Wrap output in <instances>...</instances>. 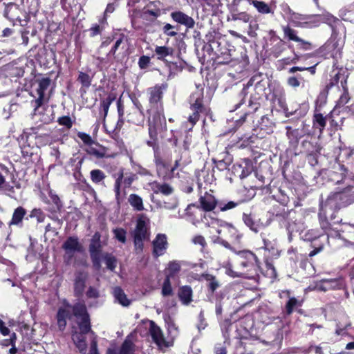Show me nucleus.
Returning a JSON list of instances; mask_svg holds the SVG:
<instances>
[{"instance_id":"f257e3e1","label":"nucleus","mask_w":354,"mask_h":354,"mask_svg":"<svg viewBox=\"0 0 354 354\" xmlns=\"http://www.w3.org/2000/svg\"><path fill=\"white\" fill-rule=\"evenodd\" d=\"M71 312H73V315L77 318V322L80 330V333L75 332L73 334V341L79 351L82 354H86L87 344L84 335L90 331L91 325L85 305L78 303L73 306L66 304L60 308L57 315L58 326L61 330L65 328L66 319H71L72 316Z\"/></svg>"},{"instance_id":"f03ea898","label":"nucleus","mask_w":354,"mask_h":354,"mask_svg":"<svg viewBox=\"0 0 354 354\" xmlns=\"http://www.w3.org/2000/svg\"><path fill=\"white\" fill-rule=\"evenodd\" d=\"M322 207L319 213L322 229L327 236L328 244L330 242L339 246L354 248V224L350 223H336L324 214Z\"/></svg>"},{"instance_id":"7ed1b4c3","label":"nucleus","mask_w":354,"mask_h":354,"mask_svg":"<svg viewBox=\"0 0 354 354\" xmlns=\"http://www.w3.org/2000/svg\"><path fill=\"white\" fill-rule=\"evenodd\" d=\"M148 93L149 95V101L151 105V108L149 110L150 114L149 131V133L152 135L153 132L165 124V119L162 115V106L160 102L162 96V86L156 85L149 88Z\"/></svg>"},{"instance_id":"20e7f679","label":"nucleus","mask_w":354,"mask_h":354,"mask_svg":"<svg viewBox=\"0 0 354 354\" xmlns=\"http://www.w3.org/2000/svg\"><path fill=\"white\" fill-rule=\"evenodd\" d=\"M202 221L212 230H215L218 234H222L226 238H230L235 242H239L241 235L236 229L230 223L212 216L209 214H205Z\"/></svg>"},{"instance_id":"39448f33","label":"nucleus","mask_w":354,"mask_h":354,"mask_svg":"<svg viewBox=\"0 0 354 354\" xmlns=\"http://www.w3.org/2000/svg\"><path fill=\"white\" fill-rule=\"evenodd\" d=\"M239 257L241 267L245 270V278L252 279L259 271V261L257 256L249 250L234 251Z\"/></svg>"},{"instance_id":"423d86ee","label":"nucleus","mask_w":354,"mask_h":354,"mask_svg":"<svg viewBox=\"0 0 354 354\" xmlns=\"http://www.w3.org/2000/svg\"><path fill=\"white\" fill-rule=\"evenodd\" d=\"M149 218L142 214L137 219L136 228L133 231V241L136 252L143 250V242L149 239Z\"/></svg>"},{"instance_id":"0eeeda50","label":"nucleus","mask_w":354,"mask_h":354,"mask_svg":"<svg viewBox=\"0 0 354 354\" xmlns=\"http://www.w3.org/2000/svg\"><path fill=\"white\" fill-rule=\"evenodd\" d=\"M203 92L201 90H198L194 93L189 100L190 108L193 111L192 115L189 117V122L192 125H194L199 119V113H207L208 110L206 109L202 103L203 101Z\"/></svg>"},{"instance_id":"6e6552de","label":"nucleus","mask_w":354,"mask_h":354,"mask_svg":"<svg viewBox=\"0 0 354 354\" xmlns=\"http://www.w3.org/2000/svg\"><path fill=\"white\" fill-rule=\"evenodd\" d=\"M342 44L337 39V35L333 31L330 38L322 47L321 52L326 57L337 59L341 56Z\"/></svg>"},{"instance_id":"1a4fd4ad","label":"nucleus","mask_w":354,"mask_h":354,"mask_svg":"<svg viewBox=\"0 0 354 354\" xmlns=\"http://www.w3.org/2000/svg\"><path fill=\"white\" fill-rule=\"evenodd\" d=\"M344 286V281L342 278L323 279L310 284L306 290L326 292L330 290L341 289Z\"/></svg>"},{"instance_id":"9d476101","label":"nucleus","mask_w":354,"mask_h":354,"mask_svg":"<svg viewBox=\"0 0 354 354\" xmlns=\"http://www.w3.org/2000/svg\"><path fill=\"white\" fill-rule=\"evenodd\" d=\"M148 325L149 334L156 344L161 348L169 347L170 344L166 341L160 328L153 321H149Z\"/></svg>"},{"instance_id":"9b49d317","label":"nucleus","mask_w":354,"mask_h":354,"mask_svg":"<svg viewBox=\"0 0 354 354\" xmlns=\"http://www.w3.org/2000/svg\"><path fill=\"white\" fill-rule=\"evenodd\" d=\"M286 7L290 15L289 19L293 24H295V26L301 28H313L316 26V25H313V18L312 17L313 16H304L292 12L288 6H286Z\"/></svg>"},{"instance_id":"f8f14e48","label":"nucleus","mask_w":354,"mask_h":354,"mask_svg":"<svg viewBox=\"0 0 354 354\" xmlns=\"http://www.w3.org/2000/svg\"><path fill=\"white\" fill-rule=\"evenodd\" d=\"M153 256L156 258L163 255L167 249V237L165 234H158L152 242Z\"/></svg>"},{"instance_id":"ddd939ff","label":"nucleus","mask_w":354,"mask_h":354,"mask_svg":"<svg viewBox=\"0 0 354 354\" xmlns=\"http://www.w3.org/2000/svg\"><path fill=\"white\" fill-rule=\"evenodd\" d=\"M347 198L348 194L345 191L335 192L328 197L325 206L330 209H339L345 205Z\"/></svg>"},{"instance_id":"4468645a","label":"nucleus","mask_w":354,"mask_h":354,"mask_svg":"<svg viewBox=\"0 0 354 354\" xmlns=\"http://www.w3.org/2000/svg\"><path fill=\"white\" fill-rule=\"evenodd\" d=\"M50 84V80L48 77L42 78L38 81V88H37L38 97L34 101L36 113H40L41 109H44L41 104L44 101V93L49 87Z\"/></svg>"},{"instance_id":"2eb2a0df","label":"nucleus","mask_w":354,"mask_h":354,"mask_svg":"<svg viewBox=\"0 0 354 354\" xmlns=\"http://www.w3.org/2000/svg\"><path fill=\"white\" fill-rule=\"evenodd\" d=\"M136 176L132 174H130L124 178L123 170L121 169L119 171V173L117 174V178L114 185V190L117 198H118L120 193L121 185H124V187H129L131 186Z\"/></svg>"},{"instance_id":"dca6fc26","label":"nucleus","mask_w":354,"mask_h":354,"mask_svg":"<svg viewBox=\"0 0 354 354\" xmlns=\"http://www.w3.org/2000/svg\"><path fill=\"white\" fill-rule=\"evenodd\" d=\"M155 163L156 166L157 173L159 177L164 179L170 178L172 176V173L174 167H171L167 162L163 161L160 157H155Z\"/></svg>"},{"instance_id":"f3484780","label":"nucleus","mask_w":354,"mask_h":354,"mask_svg":"<svg viewBox=\"0 0 354 354\" xmlns=\"http://www.w3.org/2000/svg\"><path fill=\"white\" fill-rule=\"evenodd\" d=\"M312 18H313V25H316L317 26L321 21L324 22L332 28L333 32H335V26L336 24L340 23L337 18L329 12H324L320 15H314Z\"/></svg>"},{"instance_id":"a211bd4d","label":"nucleus","mask_w":354,"mask_h":354,"mask_svg":"<svg viewBox=\"0 0 354 354\" xmlns=\"http://www.w3.org/2000/svg\"><path fill=\"white\" fill-rule=\"evenodd\" d=\"M171 17L176 22L185 26L188 28H192L195 22L193 18L180 11L173 12Z\"/></svg>"},{"instance_id":"6ab92c4d","label":"nucleus","mask_w":354,"mask_h":354,"mask_svg":"<svg viewBox=\"0 0 354 354\" xmlns=\"http://www.w3.org/2000/svg\"><path fill=\"white\" fill-rule=\"evenodd\" d=\"M62 248L70 255L73 254L76 252H80L82 249L78 239L73 236L68 238L64 243Z\"/></svg>"},{"instance_id":"aec40b11","label":"nucleus","mask_w":354,"mask_h":354,"mask_svg":"<svg viewBox=\"0 0 354 354\" xmlns=\"http://www.w3.org/2000/svg\"><path fill=\"white\" fill-rule=\"evenodd\" d=\"M35 106V104L34 105ZM44 109H41V112L36 113L35 109H34L33 117L35 120H38L43 123H49L53 120V111L48 106L44 105V102L41 104Z\"/></svg>"},{"instance_id":"412c9836","label":"nucleus","mask_w":354,"mask_h":354,"mask_svg":"<svg viewBox=\"0 0 354 354\" xmlns=\"http://www.w3.org/2000/svg\"><path fill=\"white\" fill-rule=\"evenodd\" d=\"M199 202L201 208L206 212L213 210L216 205V201L214 196L208 193H205L203 196H201Z\"/></svg>"},{"instance_id":"4be33fe9","label":"nucleus","mask_w":354,"mask_h":354,"mask_svg":"<svg viewBox=\"0 0 354 354\" xmlns=\"http://www.w3.org/2000/svg\"><path fill=\"white\" fill-rule=\"evenodd\" d=\"M86 151L88 154L92 155L97 158L110 157V156L107 154L106 149L95 142L88 147H86Z\"/></svg>"},{"instance_id":"5701e85b","label":"nucleus","mask_w":354,"mask_h":354,"mask_svg":"<svg viewBox=\"0 0 354 354\" xmlns=\"http://www.w3.org/2000/svg\"><path fill=\"white\" fill-rule=\"evenodd\" d=\"M100 245L97 242L93 241L89 246V252L92 259L93 266L96 269H100Z\"/></svg>"},{"instance_id":"b1692460","label":"nucleus","mask_w":354,"mask_h":354,"mask_svg":"<svg viewBox=\"0 0 354 354\" xmlns=\"http://www.w3.org/2000/svg\"><path fill=\"white\" fill-rule=\"evenodd\" d=\"M243 221L244 223L255 233H257L261 229L266 226V225L260 222V220H255L250 214L245 213L243 214Z\"/></svg>"},{"instance_id":"393cba45","label":"nucleus","mask_w":354,"mask_h":354,"mask_svg":"<svg viewBox=\"0 0 354 354\" xmlns=\"http://www.w3.org/2000/svg\"><path fill=\"white\" fill-rule=\"evenodd\" d=\"M88 278V274L84 272H78L75 279V293L77 295H82L84 291L85 283Z\"/></svg>"},{"instance_id":"a878e982","label":"nucleus","mask_w":354,"mask_h":354,"mask_svg":"<svg viewBox=\"0 0 354 354\" xmlns=\"http://www.w3.org/2000/svg\"><path fill=\"white\" fill-rule=\"evenodd\" d=\"M150 189L154 194H162L168 196L172 194L173 188L167 183H159L156 181L149 183Z\"/></svg>"},{"instance_id":"bb28decb","label":"nucleus","mask_w":354,"mask_h":354,"mask_svg":"<svg viewBox=\"0 0 354 354\" xmlns=\"http://www.w3.org/2000/svg\"><path fill=\"white\" fill-rule=\"evenodd\" d=\"M115 301L123 306H128L131 304V301L127 298L123 290L120 287H115L112 291Z\"/></svg>"},{"instance_id":"cd10ccee","label":"nucleus","mask_w":354,"mask_h":354,"mask_svg":"<svg viewBox=\"0 0 354 354\" xmlns=\"http://www.w3.org/2000/svg\"><path fill=\"white\" fill-rule=\"evenodd\" d=\"M178 297L184 305H188L192 301V290L189 286H184L179 288Z\"/></svg>"},{"instance_id":"c85d7f7f","label":"nucleus","mask_w":354,"mask_h":354,"mask_svg":"<svg viewBox=\"0 0 354 354\" xmlns=\"http://www.w3.org/2000/svg\"><path fill=\"white\" fill-rule=\"evenodd\" d=\"M250 4L252 5L261 14H274V10L264 1L257 0H248Z\"/></svg>"},{"instance_id":"c756f323","label":"nucleus","mask_w":354,"mask_h":354,"mask_svg":"<svg viewBox=\"0 0 354 354\" xmlns=\"http://www.w3.org/2000/svg\"><path fill=\"white\" fill-rule=\"evenodd\" d=\"M123 41V37H120L119 39H118L109 52L108 56H113L114 58H116L120 55L122 54L125 50V44Z\"/></svg>"},{"instance_id":"7c9ffc66","label":"nucleus","mask_w":354,"mask_h":354,"mask_svg":"<svg viewBox=\"0 0 354 354\" xmlns=\"http://www.w3.org/2000/svg\"><path fill=\"white\" fill-rule=\"evenodd\" d=\"M181 268V263L178 261L169 262L166 269V278L171 279L177 274Z\"/></svg>"},{"instance_id":"2f4dec72","label":"nucleus","mask_w":354,"mask_h":354,"mask_svg":"<svg viewBox=\"0 0 354 354\" xmlns=\"http://www.w3.org/2000/svg\"><path fill=\"white\" fill-rule=\"evenodd\" d=\"M302 145L308 156H315L317 153H319L320 147L317 145V142L304 140Z\"/></svg>"},{"instance_id":"473e14b6","label":"nucleus","mask_w":354,"mask_h":354,"mask_svg":"<svg viewBox=\"0 0 354 354\" xmlns=\"http://www.w3.org/2000/svg\"><path fill=\"white\" fill-rule=\"evenodd\" d=\"M26 213V212L25 209H24L22 207H18L17 209H15L12 219L9 225H19L20 223H21Z\"/></svg>"},{"instance_id":"72a5a7b5","label":"nucleus","mask_w":354,"mask_h":354,"mask_svg":"<svg viewBox=\"0 0 354 354\" xmlns=\"http://www.w3.org/2000/svg\"><path fill=\"white\" fill-rule=\"evenodd\" d=\"M128 201L134 209L137 211H142L144 209L142 199L138 195L135 194H130Z\"/></svg>"},{"instance_id":"f704fd0d","label":"nucleus","mask_w":354,"mask_h":354,"mask_svg":"<svg viewBox=\"0 0 354 354\" xmlns=\"http://www.w3.org/2000/svg\"><path fill=\"white\" fill-rule=\"evenodd\" d=\"M301 238L306 241H313L315 240L317 238L320 237V234L316 230H302L299 232Z\"/></svg>"},{"instance_id":"c9c22d12","label":"nucleus","mask_w":354,"mask_h":354,"mask_svg":"<svg viewBox=\"0 0 354 354\" xmlns=\"http://www.w3.org/2000/svg\"><path fill=\"white\" fill-rule=\"evenodd\" d=\"M283 32L290 40H292L301 44H306V42L297 36L296 31L288 26H285L283 28Z\"/></svg>"},{"instance_id":"e433bc0d","label":"nucleus","mask_w":354,"mask_h":354,"mask_svg":"<svg viewBox=\"0 0 354 354\" xmlns=\"http://www.w3.org/2000/svg\"><path fill=\"white\" fill-rule=\"evenodd\" d=\"M172 49L166 46H156L155 48V53L158 59H162L167 56L172 54Z\"/></svg>"},{"instance_id":"4c0bfd02","label":"nucleus","mask_w":354,"mask_h":354,"mask_svg":"<svg viewBox=\"0 0 354 354\" xmlns=\"http://www.w3.org/2000/svg\"><path fill=\"white\" fill-rule=\"evenodd\" d=\"M202 277L209 282L208 287L209 288L214 292L216 290L219 286L218 282L216 281L214 276L209 274H203Z\"/></svg>"},{"instance_id":"58836bf2","label":"nucleus","mask_w":354,"mask_h":354,"mask_svg":"<svg viewBox=\"0 0 354 354\" xmlns=\"http://www.w3.org/2000/svg\"><path fill=\"white\" fill-rule=\"evenodd\" d=\"M287 137L291 142H298L299 139L301 137V133L298 129H292L290 127H287Z\"/></svg>"},{"instance_id":"ea45409f","label":"nucleus","mask_w":354,"mask_h":354,"mask_svg":"<svg viewBox=\"0 0 354 354\" xmlns=\"http://www.w3.org/2000/svg\"><path fill=\"white\" fill-rule=\"evenodd\" d=\"M299 306H301V304L297 299L295 297H290L286 305V313L288 315H290L293 312L294 309Z\"/></svg>"},{"instance_id":"a19ab883","label":"nucleus","mask_w":354,"mask_h":354,"mask_svg":"<svg viewBox=\"0 0 354 354\" xmlns=\"http://www.w3.org/2000/svg\"><path fill=\"white\" fill-rule=\"evenodd\" d=\"M91 178L93 182L98 183L104 179L105 175L100 169H94L91 171Z\"/></svg>"},{"instance_id":"79ce46f5","label":"nucleus","mask_w":354,"mask_h":354,"mask_svg":"<svg viewBox=\"0 0 354 354\" xmlns=\"http://www.w3.org/2000/svg\"><path fill=\"white\" fill-rule=\"evenodd\" d=\"M314 126L319 129L320 131L324 129L326 126V119L322 114L315 115Z\"/></svg>"},{"instance_id":"37998d69","label":"nucleus","mask_w":354,"mask_h":354,"mask_svg":"<svg viewBox=\"0 0 354 354\" xmlns=\"http://www.w3.org/2000/svg\"><path fill=\"white\" fill-rule=\"evenodd\" d=\"M171 279L165 278L162 287V295L165 297L171 295L173 290L170 281Z\"/></svg>"},{"instance_id":"c03bdc74","label":"nucleus","mask_w":354,"mask_h":354,"mask_svg":"<svg viewBox=\"0 0 354 354\" xmlns=\"http://www.w3.org/2000/svg\"><path fill=\"white\" fill-rule=\"evenodd\" d=\"M77 80L81 83V84L84 87L88 88L91 86V78L88 74L85 73L80 72L79 73Z\"/></svg>"},{"instance_id":"a18cd8bd","label":"nucleus","mask_w":354,"mask_h":354,"mask_svg":"<svg viewBox=\"0 0 354 354\" xmlns=\"http://www.w3.org/2000/svg\"><path fill=\"white\" fill-rule=\"evenodd\" d=\"M251 18V16L245 12H241L236 14H233L232 15V19L233 21H241L244 23H248L250 21Z\"/></svg>"},{"instance_id":"49530a36","label":"nucleus","mask_w":354,"mask_h":354,"mask_svg":"<svg viewBox=\"0 0 354 354\" xmlns=\"http://www.w3.org/2000/svg\"><path fill=\"white\" fill-rule=\"evenodd\" d=\"M115 238L120 242L124 243L126 242L127 232L122 228H115L113 230Z\"/></svg>"},{"instance_id":"de8ad7c7","label":"nucleus","mask_w":354,"mask_h":354,"mask_svg":"<svg viewBox=\"0 0 354 354\" xmlns=\"http://www.w3.org/2000/svg\"><path fill=\"white\" fill-rule=\"evenodd\" d=\"M116 7V4L115 3H109L105 9L104 17L100 19L99 22L101 24H104L106 22V17L108 15L113 12Z\"/></svg>"},{"instance_id":"09e8293b","label":"nucleus","mask_w":354,"mask_h":354,"mask_svg":"<svg viewBox=\"0 0 354 354\" xmlns=\"http://www.w3.org/2000/svg\"><path fill=\"white\" fill-rule=\"evenodd\" d=\"M104 261L106 266V268L110 270L113 271L116 267V259L114 257L106 254L104 257Z\"/></svg>"},{"instance_id":"8fccbe9b","label":"nucleus","mask_w":354,"mask_h":354,"mask_svg":"<svg viewBox=\"0 0 354 354\" xmlns=\"http://www.w3.org/2000/svg\"><path fill=\"white\" fill-rule=\"evenodd\" d=\"M133 352V344L129 340H125L122 345L120 354H131Z\"/></svg>"},{"instance_id":"3c124183","label":"nucleus","mask_w":354,"mask_h":354,"mask_svg":"<svg viewBox=\"0 0 354 354\" xmlns=\"http://www.w3.org/2000/svg\"><path fill=\"white\" fill-rule=\"evenodd\" d=\"M113 101V98L111 97V96H109L106 98L102 100L100 106L104 113V116L107 115L109 106Z\"/></svg>"},{"instance_id":"603ef678","label":"nucleus","mask_w":354,"mask_h":354,"mask_svg":"<svg viewBox=\"0 0 354 354\" xmlns=\"http://www.w3.org/2000/svg\"><path fill=\"white\" fill-rule=\"evenodd\" d=\"M77 136L86 145V147H88L95 142L91 137L85 133L79 132L77 133Z\"/></svg>"},{"instance_id":"864d4df0","label":"nucleus","mask_w":354,"mask_h":354,"mask_svg":"<svg viewBox=\"0 0 354 354\" xmlns=\"http://www.w3.org/2000/svg\"><path fill=\"white\" fill-rule=\"evenodd\" d=\"M30 217L36 218L39 223H41L45 219V214L40 209H34L30 213Z\"/></svg>"},{"instance_id":"5fc2aeb1","label":"nucleus","mask_w":354,"mask_h":354,"mask_svg":"<svg viewBox=\"0 0 354 354\" xmlns=\"http://www.w3.org/2000/svg\"><path fill=\"white\" fill-rule=\"evenodd\" d=\"M343 88H344V93L342 94V95L340 96V97L337 102V105L339 106L345 105L346 103L348 102V101L350 100V97H349L347 88H346L344 86H343Z\"/></svg>"},{"instance_id":"6e6d98bb","label":"nucleus","mask_w":354,"mask_h":354,"mask_svg":"<svg viewBox=\"0 0 354 354\" xmlns=\"http://www.w3.org/2000/svg\"><path fill=\"white\" fill-rule=\"evenodd\" d=\"M266 267L267 269V270H266L267 274L269 275L272 278H276L277 277V272H276L275 268L273 266V264H272L271 263H269V262H266Z\"/></svg>"},{"instance_id":"4d7b16f0","label":"nucleus","mask_w":354,"mask_h":354,"mask_svg":"<svg viewBox=\"0 0 354 354\" xmlns=\"http://www.w3.org/2000/svg\"><path fill=\"white\" fill-rule=\"evenodd\" d=\"M58 122L60 125L65 126L67 128L72 127V121L70 117L63 116L58 119Z\"/></svg>"},{"instance_id":"13d9d810","label":"nucleus","mask_w":354,"mask_h":354,"mask_svg":"<svg viewBox=\"0 0 354 354\" xmlns=\"http://www.w3.org/2000/svg\"><path fill=\"white\" fill-rule=\"evenodd\" d=\"M192 242L196 245H200L202 248H205L206 245V241L205 238L201 235H197L194 236L192 239Z\"/></svg>"},{"instance_id":"bf43d9fd","label":"nucleus","mask_w":354,"mask_h":354,"mask_svg":"<svg viewBox=\"0 0 354 354\" xmlns=\"http://www.w3.org/2000/svg\"><path fill=\"white\" fill-rule=\"evenodd\" d=\"M226 274L231 277H245V274L244 272H237L234 271L231 268H226Z\"/></svg>"},{"instance_id":"052dcab7","label":"nucleus","mask_w":354,"mask_h":354,"mask_svg":"<svg viewBox=\"0 0 354 354\" xmlns=\"http://www.w3.org/2000/svg\"><path fill=\"white\" fill-rule=\"evenodd\" d=\"M287 82L290 86L293 87V88H297V87L299 86V85H300V82H299V77H290L287 80Z\"/></svg>"},{"instance_id":"680f3d73","label":"nucleus","mask_w":354,"mask_h":354,"mask_svg":"<svg viewBox=\"0 0 354 354\" xmlns=\"http://www.w3.org/2000/svg\"><path fill=\"white\" fill-rule=\"evenodd\" d=\"M86 296L88 298L96 299L99 297V292L96 288L91 286L86 292Z\"/></svg>"},{"instance_id":"e2e57ef3","label":"nucleus","mask_w":354,"mask_h":354,"mask_svg":"<svg viewBox=\"0 0 354 354\" xmlns=\"http://www.w3.org/2000/svg\"><path fill=\"white\" fill-rule=\"evenodd\" d=\"M173 28H174L173 26H171L169 24H167L163 27L164 33H165L168 36H171V37L176 36L177 35V32L176 31L171 30Z\"/></svg>"},{"instance_id":"0e129e2a","label":"nucleus","mask_w":354,"mask_h":354,"mask_svg":"<svg viewBox=\"0 0 354 354\" xmlns=\"http://www.w3.org/2000/svg\"><path fill=\"white\" fill-rule=\"evenodd\" d=\"M149 62H150L149 57L147 56L143 55V56L140 57L139 59V61H138L139 66L141 68H145L147 66Z\"/></svg>"},{"instance_id":"69168bd1","label":"nucleus","mask_w":354,"mask_h":354,"mask_svg":"<svg viewBox=\"0 0 354 354\" xmlns=\"http://www.w3.org/2000/svg\"><path fill=\"white\" fill-rule=\"evenodd\" d=\"M0 333L3 336H6L10 334V329L6 326L5 322L1 319H0Z\"/></svg>"},{"instance_id":"338daca9","label":"nucleus","mask_w":354,"mask_h":354,"mask_svg":"<svg viewBox=\"0 0 354 354\" xmlns=\"http://www.w3.org/2000/svg\"><path fill=\"white\" fill-rule=\"evenodd\" d=\"M102 30V27H101L100 25L96 24L91 28V29H90L91 35L92 37L96 36L101 32Z\"/></svg>"},{"instance_id":"774afa93","label":"nucleus","mask_w":354,"mask_h":354,"mask_svg":"<svg viewBox=\"0 0 354 354\" xmlns=\"http://www.w3.org/2000/svg\"><path fill=\"white\" fill-rule=\"evenodd\" d=\"M21 153L24 157H30L33 154V151L29 146H24L21 147Z\"/></svg>"}]
</instances>
